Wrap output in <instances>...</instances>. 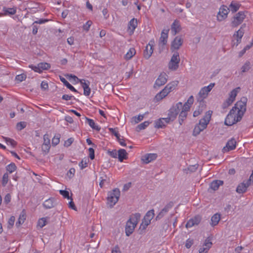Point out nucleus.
Wrapping results in <instances>:
<instances>
[{
  "label": "nucleus",
  "mask_w": 253,
  "mask_h": 253,
  "mask_svg": "<svg viewBox=\"0 0 253 253\" xmlns=\"http://www.w3.org/2000/svg\"><path fill=\"white\" fill-rule=\"evenodd\" d=\"M41 88L43 90H46L48 88V85L46 82L42 81L41 84Z\"/></svg>",
  "instance_id": "obj_64"
},
{
  "label": "nucleus",
  "mask_w": 253,
  "mask_h": 253,
  "mask_svg": "<svg viewBox=\"0 0 253 253\" xmlns=\"http://www.w3.org/2000/svg\"><path fill=\"white\" fill-rule=\"evenodd\" d=\"M74 141L73 138H70L65 141L64 145L66 147L70 146Z\"/></svg>",
  "instance_id": "obj_62"
},
{
  "label": "nucleus",
  "mask_w": 253,
  "mask_h": 253,
  "mask_svg": "<svg viewBox=\"0 0 253 253\" xmlns=\"http://www.w3.org/2000/svg\"><path fill=\"white\" fill-rule=\"evenodd\" d=\"M169 29L163 30L159 41V46L160 51L163 50V46L167 43Z\"/></svg>",
  "instance_id": "obj_9"
},
{
  "label": "nucleus",
  "mask_w": 253,
  "mask_h": 253,
  "mask_svg": "<svg viewBox=\"0 0 253 253\" xmlns=\"http://www.w3.org/2000/svg\"><path fill=\"white\" fill-rule=\"evenodd\" d=\"M183 106V105L182 103L179 102L173 105L169 109L168 116L171 119V121H173L176 118L180 111L182 110Z\"/></svg>",
  "instance_id": "obj_6"
},
{
  "label": "nucleus",
  "mask_w": 253,
  "mask_h": 253,
  "mask_svg": "<svg viewBox=\"0 0 253 253\" xmlns=\"http://www.w3.org/2000/svg\"><path fill=\"white\" fill-rule=\"evenodd\" d=\"M67 76L69 77L70 80L72 79L73 81L75 82H80V80H81V79H79L77 77L72 74L67 75Z\"/></svg>",
  "instance_id": "obj_58"
},
{
  "label": "nucleus",
  "mask_w": 253,
  "mask_h": 253,
  "mask_svg": "<svg viewBox=\"0 0 253 253\" xmlns=\"http://www.w3.org/2000/svg\"><path fill=\"white\" fill-rule=\"evenodd\" d=\"M26 79V76L24 74H20L17 75L15 77V79L19 82H22Z\"/></svg>",
  "instance_id": "obj_57"
},
{
  "label": "nucleus",
  "mask_w": 253,
  "mask_h": 253,
  "mask_svg": "<svg viewBox=\"0 0 253 253\" xmlns=\"http://www.w3.org/2000/svg\"><path fill=\"white\" fill-rule=\"evenodd\" d=\"M223 184V181L216 180L211 182L210 184V188L213 190H216L218 189L219 186Z\"/></svg>",
  "instance_id": "obj_28"
},
{
  "label": "nucleus",
  "mask_w": 253,
  "mask_h": 253,
  "mask_svg": "<svg viewBox=\"0 0 253 253\" xmlns=\"http://www.w3.org/2000/svg\"><path fill=\"white\" fill-rule=\"evenodd\" d=\"M140 217L141 215L139 213H136L131 215L129 220L126 222V226L125 230L127 236H129L133 233Z\"/></svg>",
  "instance_id": "obj_3"
},
{
  "label": "nucleus",
  "mask_w": 253,
  "mask_h": 253,
  "mask_svg": "<svg viewBox=\"0 0 253 253\" xmlns=\"http://www.w3.org/2000/svg\"><path fill=\"white\" fill-rule=\"evenodd\" d=\"M183 39L181 36H176L171 42V49L172 51L178 49L182 45Z\"/></svg>",
  "instance_id": "obj_12"
},
{
  "label": "nucleus",
  "mask_w": 253,
  "mask_h": 253,
  "mask_svg": "<svg viewBox=\"0 0 253 253\" xmlns=\"http://www.w3.org/2000/svg\"><path fill=\"white\" fill-rule=\"evenodd\" d=\"M59 78L60 81L63 83L64 85H65L68 88H69L70 90L74 92H78L77 89H76L73 86L70 84L64 78L61 76H60Z\"/></svg>",
  "instance_id": "obj_27"
},
{
  "label": "nucleus",
  "mask_w": 253,
  "mask_h": 253,
  "mask_svg": "<svg viewBox=\"0 0 253 253\" xmlns=\"http://www.w3.org/2000/svg\"><path fill=\"white\" fill-rule=\"evenodd\" d=\"M170 61L179 64L180 62V57L178 52L176 51L173 53L171 58Z\"/></svg>",
  "instance_id": "obj_40"
},
{
  "label": "nucleus",
  "mask_w": 253,
  "mask_h": 253,
  "mask_svg": "<svg viewBox=\"0 0 253 253\" xmlns=\"http://www.w3.org/2000/svg\"><path fill=\"white\" fill-rule=\"evenodd\" d=\"M80 83L82 84V87L84 89V94L85 96H88L90 94V88L89 87L90 82L88 81H85L84 79L80 80Z\"/></svg>",
  "instance_id": "obj_17"
},
{
  "label": "nucleus",
  "mask_w": 253,
  "mask_h": 253,
  "mask_svg": "<svg viewBox=\"0 0 253 253\" xmlns=\"http://www.w3.org/2000/svg\"><path fill=\"white\" fill-rule=\"evenodd\" d=\"M236 141L235 139L232 138L227 142L226 146L223 147V151L225 152L234 150L236 148Z\"/></svg>",
  "instance_id": "obj_20"
},
{
  "label": "nucleus",
  "mask_w": 253,
  "mask_h": 253,
  "mask_svg": "<svg viewBox=\"0 0 253 253\" xmlns=\"http://www.w3.org/2000/svg\"><path fill=\"white\" fill-rule=\"evenodd\" d=\"M144 118L143 115H139L138 116H135L133 117L132 120L135 124L138 123L139 122L142 121Z\"/></svg>",
  "instance_id": "obj_54"
},
{
  "label": "nucleus",
  "mask_w": 253,
  "mask_h": 253,
  "mask_svg": "<svg viewBox=\"0 0 253 253\" xmlns=\"http://www.w3.org/2000/svg\"><path fill=\"white\" fill-rule=\"evenodd\" d=\"M50 148V145L44 144H42V150L45 153H47L49 151V150Z\"/></svg>",
  "instance_id": "obj_59"
},
{
  "label": "nucleus",
  "mask_w": 253,
  "mask_h": 253,
  "mask_svg": "<svg viewBox=\"0 0 253 253\" xmlns=\"http://www.w3.org/2000/svg\"><path fill=\"white\" fill-rule=\"evenodd\" d=\"M220 220V215L218 213L214 214L211 218V225L212 226L216 225Z\"/></svg>",
  "instance_id": "obj_34"
},
{
  "label": "nucleus",
  "mask_w": 253,
  "mask_h": 253,
  "mask_svg": "<svg viewBox=\"0 0 253 253\" xmlns=\"http://www.w3.org/2000/svg\"><path fill=\"white\" fill-rule=\"evenodd\" d=\"M92 24V22L91 21H90V20L87 21L85 23V24H84L83 25V29L86 32L88 31Z\"/></svg>",
  "instance_id": "obj_51"
},
{
  "label": "nucleus",
  "mask_w": 253,
  "mask_h": 253,
  "mask_svg": "<svg viewBox=\"0 0 253 253\" xmlns=\"http://www.w3.org/2000/svg\"><path fill=\"white\" fill-rule=\"evenodd\" d=\"M234 102V100L228 97V99L223 103L222 106L223 108H226L229 106Z\"/></svg>",
  "instance_id": "obj_50"
},
{
  "label": "nucleus",
  "mask_w": 253,
  "mask_h": 253,
  "mask_svg": "<svg viewBox=\"0 0 253 253\" xmlns=\"http://www.w3.org/2000/svg\"><path fill=\"white\" fill-rule=\"evenodd\" d=\"M4 139L7 144L10 145L13 147H15L16 146L17 143L13 139L7 137H5Z\"/></svg>",
  "instance_id": "obj_47"
},
{
  "label": "nucleus",
  "mask_w": 253,
  "mask_h": 253,
  "mask_svg": "<svg viewBox=\"0 0 253 253\" xmlns=\"http://www.w3.org/2000/svg\"><path fill=\"white\" fill-rule=\"evenodd\" d=\"M193 102L194 97L191 95L189 97L187 101L183 104V106L179 116V122L180 125H181L183 121L186 119L187 112L190 110L191 106Z\"/></svg>",
  "instance_id": "obj_4"
},
{
  "label": "nucleus",
  "mask_w": 253,
  "mask_h": 253,
  "mask_svg": "<svg viewBox=\"0 0 253 253\" xmlns=\"http://www.w3.org/2000/svg\"><path fill=\"white\" fill-rule=\"evenodd\" d=\"M85 119L86 123H87L92 128L96 130H99L100 129V127L95 123L93 120L86 117H85Z\"/></svg>",
  "instance_id": "obj_29"
},
{
  "label": "nucleus",
  "mask_w": 253,
  "mask_h": 253,
  "mask_svg": "<svg viewBox=\"0 0 253 253\" xmlns=\"http://www.w3.org/2000/svg\"><path fill=\"white\" fill-rule=\"evenodd\" d=\"M246 15L243 11H240L237 13L234 17L232 22V25L233 27H237L241 24L245 19Z\"/></svg>",
  "instance_id": "obj_11"
},
{
  "label": "nucleus",
  "mask_w": 253,
  "mask_h": 253,
  "mask_svg": "<svg viewBox=\"0 0 253 253\" xmlns=\"http://www.w3.org/2000/svg\"><path fill=\"white\" fill-rule=\"evenodd\" d=\"M201 221V217L199 215L195 216V217L190 218L186 224L187 228H191L195 225H198Z\"/></svg>",
  "instance_id": "obj_16"
},
{
  "label": "nucleus",
  "mask_w": 253,
  "mask_h": 253,
  "mask_svg": "<svg viewBox=\"0 0 253 253\" xmlns=\"http://www.w3.org/2000/svg\"><path fill=\"white\" fill-rule=\"evenodd\" d=\"M47 217H42L40 218L38 222V226L40 227L41 228L44 227L47 222Z\"/></svg>",
  "instance_id": "obj_39"
},
{
  "label": "nucleus",
  "mask_w": 253,
  "mask_h": 253,
  "mask_svg": "<svg viewBox=\"0 0 253 253\" xmlns=\"http://www.w3.org/2000/svg\"><path fill=\"white\" fill-rule=\"evenodd\" d=\"M60 194L63 196L64 198L70 199L71 197L69 196V193L66 190H61L59 191Z\"/></svg>",
  "instance_id": "obj_53"
},
{
  "label": "nucleus",
  "mask_w": 253,
  "mask_h": 253,
  "mask_svg": "<svg viewBox=\"0 0 253 253\" xmlns=\"http://www.w3.org/2000/svg\"><path fill=\"white\" fill-rule=\"evenodd\" d=\"M251 68L250 62L248 61H246V63L241 67L242 73H245L248 71Z\"/></svg>",
  "instance_id": "obj_42"
},
{
  "label": "nucleus",
  "mask_w": 253,
  "mask_h": 253,
  "mask_svg": "<svg viewBox=\"0 0 253 253\" xmlns=\"http://www.w3.org/2000/svg\"><path fill=\"white\" fill-rule=\"evenodd\" d=\"M153 52V45L149 43L146 47V49L144 52V57L148 59L151 56Z\"/></svg>",
  "instance_id": "obj_25"
},
{
  "label": "nucleus",
  "mask_w": 253,
  "mask_h": 253,
  "mask_svg": "<svg viewBox=\"0 0 253 253\" xmlns=\"http://www.w3.org/2000/svg\"><path fill=\"white\" fill-rule=\"evenodd\" d=\"M39 65L42 72V70H47L50 67V64L45 62L40 63Z\"/></svg>",
  "instance_id": "obj_44"
},
{
  "label": "nucleus",
  "mask_w": 253,
  "mask_h": 253,
  "mask_svg": "<svg viewBox=\"0 0 253 253\" xmlns=\"http://www.w3.org/2000/svg\"><path fill=\"white\" fill-rule=\"evenodd\" d=\"M149 125V122L148 121H145L139 125L137 126V128L140 130L145 129L146 127H147Z\"/></svg>",
  "instance_id": "obj_49"
},
{
  "label": "nucleus",
  "mask_w": 253,
  "mask_h": 253,
  "mask_svg": "<svg viewBox=\"0 0 253 253\" xmlns=\"http://www.w3.org/2000/svg\"><path fill=\"white\" fill-rule=\"evenodd\" d=\"M109 154L112 158H118V151H117L116 150H113L112 151H110Z\"/></svg>",
  "instance_id": "obj_60"
},
{
  "label": "nucleus",
  "mask_w": 253,
  "mask_h": 253,
  "mask_svg": "<svg viewBox=\"0 0 253 253\" xmlns=\"http://www.w3.org/2000/svg\"><path fill=\"white\" fill-rule=\"evenodd\" d=\"M212 111H207L204 116L199 121L198 124H196L193 131V135L197 136L201 132L205 129L211 119Z\"/></svg>",
  "instance_id": "obj_2"
},
{
  "label": "nucleus",
  "mask_w": 253,
  "mask_h": 253,
  "mask_svg": "<svg viewBox=\"0 0 253 253\" xmlns=\"http://www.w3.org/2000/svg\"><path fill=\"white\" fill-rule=\"evenodd\" d=\"M29 67H30V68H31L32 70H33L35 72H39V73L42 72L41 71L40 68L39 67V64H38L37 66H34V65H29Z\"/></svg>",
  "instance_id": "obj_61"
},
{
  "label": "nucleus",
  "mask_w": 253,
  "mask_h": 253,
  "mask_svg": "<svg viewBox=\"0 0 253 253\" xmlns=\"http://www.w3.org/2000/svg\"><path fill=\"white\" fill-rule=\"evenodd\" d=\"M42 205L46 209H51L55 205V199L52 198H49L43 202Z\"/></svg>",
  "instance_id": "obj_24"
},
{
  "label": "nucleus",
  "mask_w": 253,
  "mask_h": 253,
  "mask_svg": "<svg viewBox=\"0 0 253 253\" xmlns=\"http://www.w3.org/2000/svg\"><path fill=\"white\" fill-rule=\"evenodd\" d=\"M170 122L172 121L169 116L167 118H160L155 121V127L158 128L164 127L167 124H169Z\"/></svg>",
  "instance_id": "obj_15"
},
{
  "label": "nucleus",
  "mask_w": 253,
  "mask_h": 253,
  "mask_svg": "<svg viewBox=\"0 0 253 253\" xmlns=\"http://www.w3.org/2000/svg\"><path fill=\"white\" fill-rule=\"evenodd\" d=\"M247 98L242 97L237 101L225 119V125L231 126L240 121L246 111Z\"/></svg>",
  "instance_id": "obj_1"
},
{
  "label": "nucleus",
  "mask_w": 253,
  "mask_h": 253,
  "mask_svg": "<svg viewBox=\"0 0 253 253\" xmlns=\"http://www.w3.org/2000/svg\"><path fill=\"white\" fill-rule=\"evenodd\" d=\"M16 168L15 164L11 163L6 167V169L9 173H11L16 169Z\"/></svg>",
  "instance_id": "obj_38"
},
{
  "label": "nucleus",
  "mask_w": 253,
  "mask_h": 253,
  "mask_svg": "<svg viewBox=\"0 0 253 253\" xmlns=\"http://www.w3.org/2000/svg\"><path fill=\"white\" fill-rule=\"evenodd\" d=\"M239 89H240V87H237L233 89L229 93V98L234 101L237 96Z\"/></svg>",
  "instance_id": "obj_41"
},
{
  "label": "nucleus",
  "mask_w": 253,
  "mask_h": 253,
  "mask_svg": "<svg viewBox=\"0 0 253 253\" xmlns=\"http://www.w3.org/2000/svg\"><path fill=\"white\" fill-rule=\"evenodd\" d=\"M178 83V81H174L170 82L165 86L166 89L168 91V92H170L175 88Z\"/></svg>",
  "instance_id": "obj_26"
},
{
  "label": "nucleus",
  "mask_w": 253,
  "mask_h": 253,
  "mask_svg": "<svg viewBox=\"0 0 253 253\" xmlns=\"http://www.w3.org/2000/svg\"><path fill=\"white\" fill-rule=\"evenodd\" d=\"M168 76L166 73L163 72L161 73L160 75L159 76L158 78H157V79L155 81L154 87H160L165 84L168 81Z\"/></svg>",
  "instance_id": "obj_13"
},
{
  "label": "nucleus",
  "mask_w": 253,
  "mask_h": 253,
  "mask_svg": "<svg viewBox=\"0 0 253 253\" xmlns=\"http://www.w3.org/2000/svg\"><path fill=\"white\" fill-rule=\"evenodd\" d=\"M178 65V63L170 61L169 64V68L171 70L175 71L178 68L179 66Z\"/></svg>",
  "instance_id": "obj_45"
},
{
  "label": "nucleus",
  "mask_w": 253,
  "mask_h": 253,
  "mask_svg": "<svg viewBox=\"0 0 253 253\" xmlns=\"http://www.w3.org/2000/svg\"><path fill=\"white\" fill-rule=\"evenodd\" d=\"M89 157L91 160L94 159V150L92 148H89L88 149Z\"/></svg>",
  "instance_id": "obj_63"
},
{
  "label": "nucleus",
  "mask_w": 253,
  "mask_h": 253,
  "mask_svg": "<svg viewBox=\"0 0 253 253\" xmlns=\"http://www.w3.org/2000/svg\"><path fill=\"white\" fill-rule=\"evenodd\" d=\"M204 107L205 106L204 105L201 107H199V108L194 112L193 116L196 117L200 115L203 112Z\"/></svg>",
  "instance_id": "obj_46"
},
{
  "label": "nucleus",
  "mask_w": 253,
  "mask_h": 253,
  "mask_svg": "<svg viewBox=\"0 0 253 253\" xmlns=\"http://www.w3.org/2000/svg\"><path fill=\"white\" fill-rule=\"evenodd\" d=\"M240 4L235 1H232V2L229 5V7L228 8L229 10H231L232 12H236L239 8Z\"/></svg>",
  "instance_id": "obj_35"
},
{
  "label": "nucleus",
  "mask_w": 253,
  "mask_h": 253,
  "mask_svg": "<svg viewBox=\"0 0 253 253\" xmlns=\"http://www.w3.org/2000/svg\"><path fill=\"white\" fill-rule=\"evenodd\" d=\"M137 26V20L136 19H132L129 22L128 29L130 30V32L133 33L134 30Z\"/></svg>",
  "instance_id": "obj_32"
},
{
  "label": "nucleus",
  "mask_w": 253,
  "mask_h": 253,
  "mask_svg": "<svg viewBox=\"0 0 253 253\" xmlns=\"http://www.w3.org/2000/svg\"><path fill=\"white\" fill-rule=\"evenodd\" d=\"M173 206V204L172 202H169V203L167 204L156 216V220H159L164 217L172 208Z\"/></svg>",
  "instance_id": "obj_14"
},
{
  "label": "nucleus",
  "mask_w": 253,
  "mask_h": 253,
  "mask_svg": "<svg viewBox=\"0 0 253 253\" xmlns=\"http://www.w3.org/2000/svg\"><path fill=\"white\" fill-rule=\"evenodd\" d=\"M214 85V83H211L209 85L202 87L198 93V101L202 102L204 99L206 98L209 92L211 90Z\"/></svg>",
  "instance_id": "obj_7"
},
{
  "label": "nucleus",
  "mask_w": 253,
  "mask_h": 253,
  "mask_svg": "<svg viewBox=\"0 0 253 253\" xmlns=\"http://www.w3.org/2000/svg\"><path fill=\"white\" fill-rule=\"evenodd\" d=\"M3 11H4V12L5 14L14 15L16 12V7H12V8L4 7Z\"/></svg>",
  "instance_id": "obj_37"
},
{
  "label": "nucleus",
  "mask_w": 253,
  "mask_h": 253,
  "mask_svg": "<svg viewBox=\"0 0 253 253\" xmlns=\"http://www.w3.org/2000/svg\"><path fill=\"white\" fill-rule=\"evenodd\" d=\"M157 154L150 153L145 155L141 158V160L145 164H148L157 158Z\"/></svg>",
  "instance_id": "obj_21"
},
{
  "label": "nucleus",
  "mask_w": 253,
  "mask_h": 253,
  "mask_svg": "<svg viewBox=\"0 0 253 253\" xmlns=\"http://www.w3.org/2000/svg\"><path fill=\"white\" fill-rule=\"evenodd\" d=\"M25 219L26 213L24 210H23L19 215L18 221L16 223V225L17 226H19L24 222Z\"/></svg>",
  "instance_id": "obj_33"
},
{
  "label": "nucleus",
  "mask_w": 253,
  "mask_h": 253,
  "mask_svg": "<svg viewBox=\"0 0 253 253\" xmlns=\"http://www.w3.org/2000/svg\"><path fill=\"white\" fill-rule=\"evenodd\" d=\"M88 160L87 159H83L79 163V166L81 169H83L87 166V163Z\"/></svg>",
  "instance_id": "obj_48"
},
{
  "label": "nucleus",
  "mask_w": 253,
  "mask_h": 253,
  "mask_svg": "<svg viewBox=\"0 0 253 253\" xmlns=\"http://www.w3.org/2000/svg\"><path fill=\"white\" fill-rule=\"evenodd\" d=\"M26 126V123L24 122H21L17 123L16 128L18 130H21Z\"/></svg>",
  "instance_id": "obj_52"
},
{
  "label": "nucleus",
  "mask_w": 253,
  "mask_h": 253,
  "mask_svg": "<svg viewBox=\"0 0 253 253\" xmlns=\"http://www.w3.org/2000/svg\"><path fill=\"white\" fill-rule=\"evenodd\" d=\"M212 243L210 241V239H206L203 246L200 248L199 253H206L208 252L209 249L211 248Z\"/></svg>",
  "instance_id": "obj_23"
},
{
  "label": "nucleus",
  "mask_w": 253,
  "mask_h": 253,
  "mask_svg": "<svg viewBox=\"0 0 253 253\" xmlns=\"http://www.w3.org/2000/svg\"><path fill=\"white\" fill-rule=\"evenodd\" d=\"M120 196V191L118 188H115L108 193V203L112 207L114 206L118 201Z\"/></svg>",
  "instance_id": "obj_5"
},
{
  "label": "nucleus",
  "mask_w": 253,
  "mask_h": 253,
  "mask_svg": "<svg viewBox=\"0 0 253 253\" xmlns=\"http://www.w3.org/2000/svg\"><path fill=\"white\" fill-rule=\"evenodd\" d=\"M135 49L134 48H130L125 55V59L129 60L131 59L135 54Z\"/></svg>",
  "instance_id": "obj_36"
},
{
  "label": "nucleus",
  "mask_w": 253,
  "mask_h": 253,
  "mask_svg": "<svg viewBox=\"0 0 253 253\" xmlns=\"http://www.w3.org/2000/svg\"><path fill=\"white\" fill-rule=\"evenodd\" d=\"M169 92L166 89L165 87L161 91L158 93L155 96L156 99L157 100H162L163 98L167 96Z\"/></svg>",
  "instance_id": "obj_30"
},
{
  "label": "nucleus",
  "mask_w": 253,
  "mask_h": 253,
  "mask_svg": "<svg viewBox=\"0 0 253 253\" xmlns=\"http://www.w3.org/2000/svg\"><path fill=\"white\" fill-rule=\"evenodd\" d=\"M15 221V217L14 216H11L8 220V228H11L14 225Z\"/></svg>",
  "instance_id": "obj_56"
},
{
  "label": "nucleus",
  "mask_w": 253,
  "mask_h": 253,
  "mask_svg": "<svg viewBox=\"0 0 253 253\" xmlns=\"http://www.w3.org/2000/svg\"><path fill=\"white\" fill-rule=\"evenodd\" d=\"M245 24L242 25V26L240 27V29L238 31H237L233 36L234 37L236 38V45H238V44L240 43L241 41V39L244 34V28L245 27Z\"/></svg>",
  "instance_id": "obj_19"
},
{
  "label": "nucleus",
  "mask_w": 253,
  "mask_h": 253,
  "mask_svg": "<svg viewBox=\"0 0 253 253\" xmlns=\"http://www.w3.org/2000/svg\"><path fill=\"white\" fill-rule=\"evenodd\" d=\"M154 215V210L149 211L144 216L140 228L143 229H145L147 226L150 224L151 220L153 218Z\"/></svg>",
  "instance_id": "obj_8"
},
{
  "label": "nucleus",
  "mask_w": 253,
  "mask_h": 253,
  "mask_svg": "<svg viewBox=\"0 0 253 253\" xmlns=\"http://www.w3.org/2000/svg\"><path fill=\"white\" fill-rule=\"evenodd\" d=\"M251 184L250 180H247L246 181H244L240 183L237 187L236 191L238 193H245L249 186Z\"/></svg>",
  "instance_id": "obj_18"
},
{
  "label": "nucleus",
  "mask_w": 253,
  "mask_h": 253,
  "mask_svg": "<svg viewBox=\"0 0 253 253\" xmlns=\"http://www.w3.org/2000/svg\"><path fill=\"white\" fill-rule=\"evenodd\" d=\"M9 180V176L8 173H5L2 176L1 184L3 186H5Z\"/></svg>",
  "instance_id": "obj_43"
},
{
  "label": "nucleus",
  "mask_w": 253,
  "mask_h": 253,
  "mask_svg": "<svg viewBox=\"0 0 253 253\" xmlns=\"http://www.w3.org/2000/svg\"><path fill=\"white\" fill-rule=\"evenodd\" d=\"M229 9L225 5H222L219 10L217 15V19L219 21H222L227 17L229 13Z\"/></svg>",
  "instance_id": "obj_10"
},
{
  "label": "nucleus",
  "mask_w": 253,
  "mask_h": 253,
  "mask_svg": "<svg viewBox=\"0 0 253 253\" xmlns=\"http://www.w3.org/2000/svg\"><path fill=\"white\" fill-rule=\"evenodd\" d=\"M44 144L50 145V138L47 134H45L43 135V143Z\"/></svg>",
  "instance_id": "obj_55"
},
{
  "label": "nucleus",
  "mask_w": 253,
  "mask_h": 253,
  "mask_svg": "<svg viewBox=\"0 0 253 253\" xmlns=\"http://www.w3.org/2000/svg\"><path fill=\"white\" fill-rule=\"evenodd\" d=\"M127 153L124 149H121L118 151V159L120 162H123L124 160L126 159Z\"/></svg>",
  "instance_id": "obj_31"
},
{
  "label": "nucleus",
  "mask_w": 253,
  "mask_h": 253,
  "mask_svg": "<svg viewBox=\"0 0 253 253\" xmlns=\"http://www.w3.org/2000/svg\"><path fill=\"white\" fill-rule=\"evenodd\" d=\"M171 30L172 34L175 35L181 30L180 24L178 20H175L171 26Z\"/></svg>",
  "instance_id": "obj_22"
}]
</instances>
